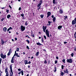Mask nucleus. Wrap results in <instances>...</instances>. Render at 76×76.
<instances>
[{
    "instance_id": "obj_1",
    "label": "nucleus",
    "mask_w": 76,
    "mask_h": 76,
    "mask_svg": "<svg viewBox=\"0 0 76 76\" xmlns=\"http://www.w3.org/2000/svg\"><path fill=\"white\" fill-rule=\"evenodd\" d=\"M46 34L48 37H50V35L49 34L50 33L49 31H48V29H46L45 31Z\"/></svg>"
},
{
    "instance_id": "obj_2",
    "label": "nucleus",
    "mask_w": 76,
    "mask_h": 76,
    "mask_svg": "<svg viewBox=\"0 0 76 76\" xmlns=\"http://www.w3.org/2000/svg\"><path fill=\"white\" fill-rule=\"evenodd\" d=\"M0 56L1 58H2L3 59H4L5 58H6V55H4L3 53H1Z\"/></svg>"
},
{
    "instance_id": "obj_3",
    "label": "nucleus",
    "mask_w": 76,
    "mask_h": 76,
    "mask_svg": "<svg viewBox=\"0 0 76 76\" xmlns=\"http://www.w3.org/2000/svg\"><path fill=\"white\" fill-rule=\"evenodd\" d=\"M66 61L67 63H72L73 61H72V58H70L69 59H67L66 60Z\"/></svg>"
},
{
    "instance_id": "obj_4",
    "label": "nucleus",
    "mask_w": 76,
    "mask_h": 76,
    "mask_svg": "<svg viewBox=\"0 0 76 76\" xmlns=\"http://www.w3.org/2000/svg\"><path fill=\"white\" fill-rule=\"evenodd\" d=\"M25 27L23 26H21V30L22 32L23 31H24L25 30Z\"/></svg>"
},
{
    "instance_id": "obj_5",
    "label": "nucleus",
    "mask_w": 76,
    "mask_h": 76,
    "mask_svg": "<svg viewBox=\"0 0 76 76\" xmlns=\"http://www.w3.org/2000/svg\"><path fill=\"white\" fill-rule=\"evenodd\" d=\"M10 69L11 71V72L12 73V75L11 76H12L13 75V71H12V65H10Z\"/></svg>"
},
{
    "instance_id": "obj_6",
    "label": "nucleus",
    "mask_w": 76,
    "mask_h": 76,
    "mask_svg": "<svg viewBox=\"0 0 76 76\" xmlns=\"http://www.w3.org/2000/svg\"><path fill=\"white\" fill-rule=\"evenodd\" d=\"M14 57H15V56H13L12 58V59L11 60V63H13L14 62L13 61Z\"/></svg>"
},
{
    "instance_id": "obj_7",
    "label": "nucleus",
    "mask_w": 76,
    "mask_h": 76,
    "mask_svg": "<svg viewBox=\"0 0 76 76\" xmlns=\"http://www.w3.org/2000/svg\"><path fill=\"white\" fill-rule=\"evenodd\" d=\"M64 72L65 73H69V71H68V69H66V71H65V70H64Z\"/></svg>"
},
{
    "instance_id": "obj_8",
    "label": "nucleus",
    "mask_w": 76,
    "mask_h": 76,
    "mask_svg": "<svg viewBox=\"0 0 76 76\" xmlns=\"http://www.w3.org/2000/svg\"><path fill=\"white\" fill-rule=\"evenodd\" d=\"M24 63L25 64H28V61L27 60H24Z\"/></svg>"
},
{
    "instance_id": "obj_9",
    "label": "nucleus",
    "mask_w": 76,
    "mask_h": 76,
    "mask_svg": "<svg viewBox=\"0 0 76 76\" xmlns=\"http://www.w3.org/2000/svg\"><path fill=\"white\" fill-rule=\"evenodd\" d=\"M54 69L53 70V72H55V73H56V71H57V68L56 67H55Z\"/></svg>"
},
{
    "instance_id": "obj_10",
    "label": "nucleus",
    "mask_w": 76,
    "mask_h": 76,
    "mask_svg": "<svg viewBox=\"0 0 76 76\" xmlns=\"http://www.w3.org/2000/svg\"><path fill=\"white\" fill-rule=\"evenodd\" d=\"M3 30L5 32H6V31H7V28L6 27H4L3 28Z\"/></svg>"
},
{
    "instance_id": "obj_11",
    "label": "nucleus",
    "mask_w": 76,
    "mask_h": 76,
    "mask_svg": "<svg viewBox=\"0 0 76 76\" xmlns=\"http://www.w3.org/2000/svg\"><path fill=\"white\" fill-rule=\"evenodd\" d=\"M1 43L2 45H4V41H3V40L2 39L1 40Z\"/></svg>"
},
{
    "instance_id": "obj_12",
    "label": "nucleus",
    "mask_w": 76,
    "mask_h": 76,
    "mask_svg": "<svg viewBox=\"0 0 76 76\" xmlns=\"http://www.w3.org/2000/svg\"><path fill=\"white\" fill-rule=\"evenodd\" d=\"M75 24V21L74 20H73L72 21V24L74 25Z\"/></svg>"
},
{
    "instance_id": "obj_13",
    "label": "nucleus",
    "mask_w": 76,
    "mask_h": 76,
    "mask_svg": "<svg viewBox=\"0 0 76 76\" xmlns=\"http://www.w3.org/2000/svg\"><path fill=\"white\" fill-rule=\"evenodd\" d=\"M59 12L60 13H61V14H62V13H63V10H60L59 11Z\"/></svg>"
},
{
    "instance_id": "obj_14",
    "label": "nucleus",
    "mask_w": 76,
    "mask_h": 76,
    "mask_svg": "<svg viewBox=\"0 0 76 76\" xmlns=\"http://www.w3.org/2000/svg\"><path fill=\"white\" fill-rule=\"evenodd\" d=\"M53 4H57V2H56V0H53Z\"/></svg>"
},
{
    "instance_id": "obj_15",
    "label": "nucleus",
    "mask_w": 76,
    "mask_h": 76,
    "mask_svg": "<svg viewBox=\"0 0 76 76\" xmlns=\"http://www.w3.org/2000/svg\"><path fill=\"white\" fill-rule=\"evenodd\" d=\"M61 28H62V26H59L58 27V29H61Z\"/></svg>"
},
{
    "instance_id": "obj_16",
    "label": "nucleus",
    "mask_w": 76,
    "mask_h": 76,
    "mask_svg": "<svg viewBox=\"0 0 76 76\" xmlns=\"http://www.w3.org/2000/svg\"><path fill=\"white\" fill-rule=\"evenodd\" d=\"M46 29H47V27L46 26H43V29L45 30H46Z\"/></svg>"
},
{
    "instance_id": "obj_17",
    "label": "nucleus",
    "mask_w": 76,
    "mask_h": 76,
    "mask_svg": "<svg viewBox=\"0 0 76 76\" xmlns=\"http://www.w3.org/2000/svg\"><path fill=\"white\" fill-rule=\"evenodd\" d=\"M7 19H9V18L11 17V16L10 15H8L7 16Z\"/></svg>"
},
{
    "instance_id": "obj_18",
    "label": "nucleus",
    "mask_w": 76,
    "mask_h": 76,
    "mask_svg": "<svg viewBox=\"0 0 76 76\" xmlns=\"http://www.w3.org/2000/svg\"><path fill=\"white\" fill-rule=\"evenodd\" d=\"M37 45H42L41 44L38 42V43H37Z\"/></svg>"
},
{
    "instance_id": "obj_19",
    "label": "nucleus",
    "mask_w": 76,
    "mask_h": 76,
    "mask_svg": "<svg viewBox=\"0 0 76 76\" xmlns=\"http://www.w3.org/2000/svg\"><path fill=\"white\" fill-rule=\"evenodd\" d=\"M48 15V16H50L51 15V12H48L47 13Z\"/></svg>"
},
{
    "instance_id": "obj_20",
    "label": "nucleus",
    "mask_w": 76,
    "mask_h": 76,
    "mask_svg": "<svg viewBox=\"0 0 76 76\" xmlns=\"http://www.w3.org/2000/svg\"><path fill=\"white\" fill-rule=\"evenodd\" d=\"M48 23H49V24H48V25H51V23H52V22H51V21H49L48 22Z\"/></svg>"
},
{
    "instance_id": "obj_21",
    "label": "nucleus",
    "mask_w": 76,
    "mask_h": 76,
    "mask_svg": "<svg viewBox=\"0 0 76 76\" xmlns=\"http://www.w3.org/2000/svg\"><path fill=\"white\" fill-rule=\"evenodd\" d=\"M20 72L21 73L22 76H23V71L22 70Z\"/></svg>"
},
{
    "instance_id": "obj_22",
    "label": "nucleus",
    "mask_w": 76,
    "mask_h": 76,
    "mask_svg": "<svg viewBox=\"0 0 76 76\" xmlns=\"http://www.w3.org/2000/svg\"><path fill=\"white\" fill-rule=\"evenodd\" d=\"M39 54V52H37V53H36V56H38Z\"/></svg>"
},
{
    "instance_id": "obj_23",
    "label": "nucleus",
    "mask_w": 76,
    "mask_h": 76,
    "mask_svg": "<svg viewBox=\"0 0 76 76\" xmlns=\"http://www.w3.org/2000/svg\"><path fill=\"white\" fill-rule=\"evenodd\" d=\"M41 3H40L39 4H38V7H39L41 5Z\"/></svg>"
},
{
    "instance_id": "obj_24",
    "label": "nucleus",
    "mask_w": 76,
    "mask_h": 76,
    "mask_svg": "<svg viewBox=\"0 0 76 76\" xmlns=\"http://www.w3.org/2000/svg\"><path fill=\"white\" fill-rule=\"evenodd\" d=\"M56 17H54V18H53V21L54 22H55V20H56Z\"/></svg>"
},
{
    "instance_id": "obj_25",
    "label": "nucleus",
    "mask_w": 76,
    "mask_h": 76,
    "mask_svg": "<svg viewBox=\"0 0 76 76\" xmlns=\"http://www.w3.org/2000/svg\"><path fill=\"white\" fill-rule=\"evenodd\" d=\"M61 75H62V76H63V75H64V73H63V72H62L61 73Z\"/></svg>"
},
{
    "instance_id": "obj_26",
    "label": "nucleus",
    "mask_w": 76,
    "mask_h": 76,
    "mask_svg": "<svg viewBox=\"0 0 76 76\" xmlns=\"http://www.w3.org/2000/svg\"><path fill=\"white\" fill-rule=\"evenodd\" d=\"M40 16V17H41L42 19V18H43V17H44V15H41Z\"/></svg>"
},
{
    "instance_id": "obj_27",
    "label": "nucleus",
    "mask_w": 76,
    "mask_h": 76,
    "mask_svg": "<svg viewBox=\"0 0 76 76\" xmlns=\"http://www.w3.org/2000/svg\"><path fill=\"white\" fill-rule=\"evenodd\" d=\"M26 41L27 42L28 44H29L30 42H29V40H28V39H27V40H26Z\"/></svg>"
},
{
    "instance_id": "obj_28",
    "label": "nucleus",
    "mask_w": 76,
    "mask_h": 76,
    "mask_svg": "<svg viewBox=\"0 0 76 76\" xmlns=\"http://www.w3.org/2000/svg\"><path fill=\"white\" fill-rule=\"evenodd\" d=\"M25 25H26V26H27V25H28V23H27V21H26V23H25Z\"/></svg>"
},
{
    "instance_id": "obj_29",
    "label": "nucleus",
    "mask_w": 76,
    "mask_h": 76,
    "mask_svg": "<svg viewBox=\"0 0 76 76\" xmlns=\"http://www.w3.org/2000/svg\"><path fill=\"white\" fill-rule=\"evenodd\" d=\"M44 64H47V61H46V60H45L44 62Z\"/></svg>"
},
{
    "instance_id": "obj_30",
    "label": "nucleus",
    "mask_w": 76,
    "mask_h": 76,
    "mask_svg": "<svg viewBox=\"0 0 76 76\" xmlns=\"http://www.w3.org/2000/svg\"><path fill=\"white\" fill-rule=\"evenodd\" d=\"M74 55V53H72L71 54V56L72 57H73Z\"/></svg>"
},
{
    "instance_id": "obj_31",
    "label": "nucleus",
    "mask_w": 76,
    "mask_h": 76,
    "mask_svg": "<svg viewBox=\"0 0 76 76\" xmlns=\"http://www.w3.org/2000/svg\"><path fill=\"white\" fill-rule=\"evenodd\" d=\"M64 20H66V19H67V16H65L64 17Z\"/></svg>"
},
{
    "instance_id": "obj_32",
    "label": "nucleus",
    "mask_w": 76,
    "mask_h": 76,
    "mask_svg": "<svg viewBox=\"0 0 76 76\" xmlns=\"http://www.w3.org/2000/svg\"><path fill=\"white\" fill-rule=\"evenodd\" d=\"M62 61H63V62H64V63H65V60L64 59H63Z\"/></svg>"
},
{
    "instance_id": "obj_33",
    "label": "nucleus",
    "mask_w": 76,
    "mask_h": 76,
    "mask_svg": "<svg viewBox=\"0 0 76 76\" xmlns=\"http://www.w3.org/2000/svg\"><path fill=\"white\" fill-rule=\"evenodd\" d=\"M21 15L22 17H23L24 16V14H23V13H22V14H21Z\"/></svg>"
},
{
    "instance_id": "obj_34",
    "label": "nucleus",
    "mask_w": 76,
    "mask_h": 76,
    "mask_svg": "<svg viewBox=\"0 0 76 76\" xmlns=\"http://www.w3.org/2000/svg\"><path fill=\"white\" fill-rule=\"evenodd\" d=\"M9 53H12V50L10 49L9 51Z\"/></svg>"
},
{
    "instance_id": "obj_35",
    "label": "nucleus",
    "mask_w": 76,
    "mask_h": 76,
    "mask_svg": "<svg viewBox=\"0 0 76 76\" xmlns=\"http://www.w3.org/2000/svg\"><path fill=\"white\" fill-rule=\"evenodd\" d=\"M2 60V59H1V58H0V64H1V63Z\"/></svg>"
},
{
    "instance_id": "obj_36",
    "label": "nucleus",
    "mask_w": 76,
    "mask_h": 76,
    "mask_svg": "<svg viewBox=\"0 0 76 76\" xmlns=\"http://www.w3.org/2000/svg\"><path fill=\"white\" fill-rule=\"evenodd\" d=\"M9 10H6V12H7V13H9Z\"/></svg>"
},
{
    "instance_id": "obj_37",
    "label": "nucleus",
    "mask_w": 76,
    "mask_h": 76,
    "mask_svg": "<svg viewBox=\"0 0 76 76\" xmlns=\"http://www.w3.org/2000/svg\"><path fill=\"white\" fill-rule=\"evenodd\" d=\"M57 62H58L56 60L55 61V64H57Z\"/></svg>"
},
{
    "instance_id": "obj_38",
    "label": "nucleus",
    "mask_w": 76,
    "mask_h": 76,
    "mask_svg": "<svg viewBox=\"0 0 76 76\" xmlns=\"http://www.w3.org/2000/svg\"><path fill=\"white\" fill-rule=\"evenodd\" d=\"M19 48H17L16 50L17 51H19Z\"/></svg>"
},
{
    "instance_id": "obj_39",
    "label": "nucleus",
    "mask_w": 76,
    "mask_h": 76,
    "mask_svg": "<svg viewBox=\"0 0 76 76\" xmlns=\"http://www.w3.org/2000/svg\"><path fill=\"white\" fill-rule=\"evenodd\" d=\"M74 50L75 51H76V46H75L74 48Z\"/></svg>"
},
{
    "instance_id": "obj_40",
    "label": "nucleus",
    "mask_w": 76,
    "mask_h": 76,
    "mask_svg": "<svg viewBox=\"0 0 76 76\" xmlns=\"http://www.w3.org/2000/svg\"><path fill=\"white\" fill-rule=\"evenodd\" d=\"M44 37L45 39H47V37H46V36H44Z\"/></svg>"
},
{
    "instance_id": "obj_41",
    "label": "nucleus",
    "mask_w": 76,
    "mask_h": 76,
    "mask_svg": "<svg viewBox=\"0 0 76 76\" xmlns=\"http://www.w3.org/2000/svg\"><path fill=\"white\" fill-rule=\"evenodd\" d=\"M10 54H11V53L9 52L7 54V56H10Z\"/></svg>"
},
{
    "instance_id": "obj_42",
    "label": "nucleus",
    "mask_w": 76,
    "mask_h": 76,
    "mask_svg": "<svg viewBox=\"0 0 76 76\" xmlns=\"http://www.w3.org/2000/svg\"><path fill=\"white\" fill-rule=\"evenodd\" d=\"M61 68H62V69H63L64 68V66L63 65L62 66Z\"/></svg>"
},
{
    "instance_id": "obj_43",
    "label": "nucleus",
    "mask_w": 76,
    "mask_h": 76,
    "mask_svg": "<svg viewBox=\"0 0 76 76\" xmlns=\"http://www.w3.org/2000/svg\"><path fill=\"white\" fill-rule=\"evenodd\" d=\"M4 18H2L1 20V21H3L4 20Z\"/></svg>"
},
{
    "instance_id": "obj_44",
    "label": "nucleus",
    "mask_w": 76,
    "mask_h": 76,
    "mask_svg": "<svg viewBox=\"0 0 76 76\" xmlns=\"http://www.w3.org/2000/svg\"><path fill=\"white\" fill-rule=\"evenodd\" d=\"M26 48H27V49H29V46H26Z\"/></svg>"
},
{
    "instance_id": "obj_45",
    "label": "nucleus",
    "mask_w": 76,
    "mask_h": 76,
    "mask_svg": "<svg viewBox=\"0 0 76 76\" xmlns=\"http://www.w3.org/2000/svg\"><path fill=\"white\" fill-rule=\"evenodd\" d=\"M42 42H44V40H43V38H42Z\"/></svg>"
},
{
    "instance_id": "obj_46",
    "label": "nucleus",
    "mask_w": 76,
    "mask_h": 76,
    "mask_svg": "<svg viewBox=\"0 0 76 76\" xmlns=\"http://www.w3.org/2000/svg\"><path fill=\"white\" fill-rule=\"evenodd\" d=\"M18 53H16V54L15 55V56H18Z\"/></svg>"
},
{
    "instance_id": "obj_47",
    "label": "nucleus",
    "mask_w": 76,
    "mask_h": 76,
    "mask_svg": "<svg viewBox=\"0 0 76 76\" xmlns=\"http://www.w3.org/2000/svg\"><path fill=\"white\" fill-rule=\"evenodd\" d=\"M67 42H64V44H67Z\"/></svg>"
},
{
    "instance_id": "obj_48",
    "label": "nucleus",
    "mask_w": 76,
    "mask_h": 76,
    "mask_svg": "<svg viewBox=\"0 0 76 76\" xmlns=\"http://www.w3.org/2000/svg\"><path fill=\"white\" fill-rule=\"evenodd\" d=\"M16 54V51H15V54H14V56H15V54Z\"/></svg>"
},
{
    "instance_id": "obj_49",
    "label": "nucleus",
    "mask_w": 76,
    "mask_h": 76,
    "mask_svg": "<svg viewBox=\"0 0 76 76\" xmlns=\"http://www.w3.org/2000/svg\"><path fill=\"white\" fill-rule=\"evenodd\" d=\"M18 71H20V70H21V69L20 68H19L18 69Z\"/></svg>"
},
{
    "instance_id": "obj_50",
    "label": "nucleus",
    "mask_w": 76,
    "mask_h": 76,
    "mask_svg": "<svg viewBox=\"0 0 76 76\" xmlns=\"http://www.w3.org/2000/svg\"><path fill=\"white\" fill-rule=\"evenodd\" d=\"M9 28L10 29H12V28L11 27H10Z\"/></svg>"
},
{
    "instance_id": "obj_51",
    "label": "nucleus",
    "mask_w": 76,
    "mask_h": 76,
    "mask_svg": "<svg viewBox=\"0 0 76 76\" xmlns=\"http://www.w3.org/2000/svg\"><path fill=\"white\" fill-rule=\"evenodd\" d=\"M40 3H41V4H42V0H41L40 1Z\"/></svg>"
},
{
    "instance_id": "obj_52",
    "label": "nucleus",
    "mask_w": 76,
    "mask_h": 76,
    "mask_svg": "<svg viewBox=\"0 0 76 76\" xmlns=\"http://www.w3.org/2000/svg\"><path fill=\"white\" fill-rule=\"evenodd\" d=\"M75 23H76V18H75Z\"/></svg>"
},
{
    "instance_id": "obj_53",
    "label": "nucleus",
    "mask_w": 76,
    "mask_h": 76,
    "mask_svg": "<svg viewBox=\"0 0 76 76\" xmlns=\"http://www.w3.org/2000/svg\"><path fill=\"white\" fill-rule=\"evenodd\" d=\"M21 10V7H19V10Z\"/></svg>"
},
{
    "instance_id": "obj_54",
    "label": "nucleus",
    "mask_w": 76,
    "mask_h": 76,
    "mask_svg": "<svg viewBox=\"0 0 76 76\" xmlns=\"http://www.w3.org/2000/svg\"><path fill=\"white\" fill-rule=\"evenodd\" d=\"M9 31H10V29L9 28L7 30V31L8 32H9Z\"/></svg>"
},
{
    "instance_id": "obj_55",
    "label": "nucleus",
    "mask_w": 76,
    "mask_h": 76,
    "mask_svg": "<svg viewBox=\"0 0 76 76\" xmlns=\"http://www.w3.org/2000/svg\"><path fill=\"white\" fill-rule=\"evenodd\" d=\"M74 5L75 6H76V2H75V3L74 2Z\"/></svg>"
},
{
    "instance_id": "obj_56",
    "label": "nucleus",
    "mask_w": 76,
    "mask_h": 76,
    "mask_svg": "<svg viewBox=\"0 0 76 76\" xmlns=\"http://www.w3.org/2000/svg\"><path fill=\"white\" fill-rule=\"evenodd\" d=\"M31 62L30 61H29V62H28V64H31Z\"/></svg>"
},
{
    "instance_id": "obj_57",
    "label": "nucleus",
    "mask_w": 76,
    "mask_h": 76,
    "mask_svg": "<svg viewBox=\"0 0 76 76\" xmlns=\"http://www.w3.org/2000/svg\"><path fill=\"white\" fill-rule=\"evenodd\" d=\"M9 7L10 8V9H12V7H11V6H10V5H9Z\"/></svg>"
},
{
    "instance_id": "obj_58",
    "label": "nucleus",
    "mask_w": 76,
    "mask_h": 76,
    "mask_svg": "<svg viewBox=\"0 0 76 76\" xmlns=\"http://www.w3.org/2000/svg\"><path fill=\"white\" fill-rule=\"evenodd\" d=\"M56 59H58V57L57 56L56 57Z\"/></svg>"
},
{
    "instance_id": "obj_59",
    "label": "nucleus",
    "mask_w": 76,
    "mask_h": 76,
    "mask_svg": "<svg viewBox=\"0 0 76 76\" xmlns=\"http://www.w3.org/2000/svg\"><path fill=\"white\" fill-rule=\"evenodd\" d=\"M17 39H17V38H15V41H17Z\"/></svg>"
},
{
    "instance_id": "obj_60",
    "label": "nucleus",
    "mask_w": 76,
    "mask_h": 76,
    "mask_svg": "<svg viewBox=\"0 0 76 76\" xmlns=\"http://www.w3.org/2000/svg\"><path fill=\"white\" fill-rule=\"evenodd\" d=\"M51 18H54V15H53L51 16Z\"/></svg>"
},
{
    "instance_id": "obj_61",
    "label": "nucleus",
    "mask_w": 76,
    "mask_h": 76,
    "mask_svg": "<svg viewBox=\"0 0 76 76\" xmlns=\"http://www.w3.org/2000/svg\"><path fill=\"white\" fill-rule=\"evenodd\" d=\"M43 31L44 32H45V30L43 29Z\"/></svg>"
},
{
    "instance_id": "obj_62",
    "label": "nucleus",
    "mask_w": 76,
    "mask_h": 76,
    "mask_svg": "<svg viewBox=\"0 0 76 76\" xmlns=\"http://www.w3.org/2000/svg\"><path fill=\"white\" fill-rule=\"evenodd\" d=\"M43 51H46V50H45V49H43Z\"/></svg>"
},
{
    "instance_id": "obj_63",
    "label": "nucleus",
    "mask_w": 76,
    "mask_h": 76,
    "mask_svg": "<svg viewBox=\"0 0 76 76\" xmlns=\"http://www.w3.org/2000/svg\"><path fill=\"white\" fill-rule=\"evenodd\" d=\"M1 9H4V7H2L1 8Z\"/></svg>"
},
{
    "instance_id": "obj_64",
    "label": "nucleus",
    "mask_w": 76,
    "mask_h": 76,
    "mask_svg": "<svg viewBox=\"0 0 76 76\" xmlns=\"http://www.w3.org/2000/svg\"><path fill=\"white\" fill-rule=\"evenodd\" d=\"M32 37H34V34H33L32 35Z\"/></svg>"
}]
</instances>
